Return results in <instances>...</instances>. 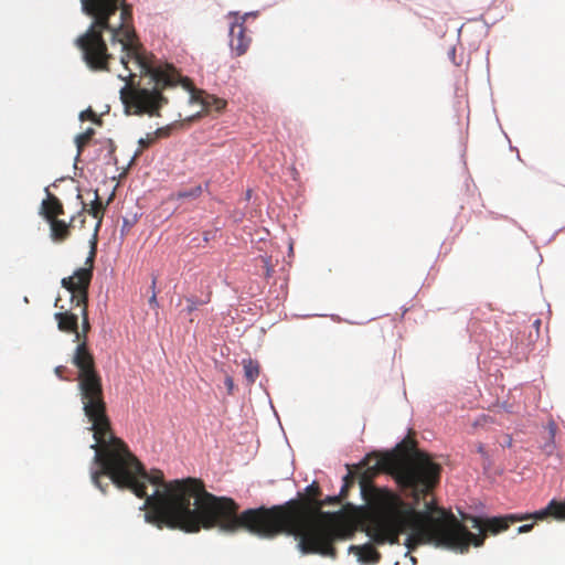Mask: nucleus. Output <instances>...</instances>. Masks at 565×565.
I'll return each instance as SVG.
<instances>
[{
  "label": "nucleus",
  "mask_w": 565,
  "mask_h": 565,
  "mask_svg": "<svg viewBox=\"0 0 565 565\" xmlns=\"http://www.w3.org/2000/svg\"><path fill=\"white\" fill-rule=\"evenodd\" d=\"M366 472L360 479L361 493L370 503L367 535L377 544H397L407 533L408 552L433 544L459 553L479 547L486 534H498L526 515L509 514L482 519L465 515L479 534L471 533L451 511L426 500L439 483L441 467L417 449L413 440H403L392 451L365 458Z\"/></svg>",
  "instance_id": "1"
},
{
  "label": "nucleus",
  "mask_w": 565,
  "mask_h": 565,
  "mask_svg": "<svg viewBox=\"0 0 565 565\" xmlns=\"http://www.w3.org/2000/svg\"><path fill=\"white\" fill-rule=\"evenodd\" d=\"M94 439L96 443L90 448L95 450L94 461L99 466V470L92 473L94 484L105 493L108 483L104 487L100 479L107 476L117 488L128 489L145 499L141 507L146 511L145 521L158 529L166 526L188 533L201 529L235 533L243 529L262 537L282 532V505L238 513L239 507L232 498L207 492L200 479L166 482L161 470L148 472L128 446L114 435L110 424L100 440Z\"/></svg>",
  "instance_id": "2"
},
{
  "label": "nucleus",
  "mask_w": 565,
  "mask_h": 565,
  "mask_svg": "<svg viewBox=\"0 0 565 565\" xmlns=\"http://www.w3.org/2000/svg\"><path fill=\"white\" fill-rule=\"evenodd\" d=\"M83 11L93 19L89 28L75 44L83 61L95 72L110 71L118 60L127 74H119L126 82L120 98L134 114L159 115L168 103L162 92L175 87L181 75L172 64L160 63L141 44L134 23L132 8L126 0H81Z\"/></svg>",
  "instance_id": "3"
},
{
  "label": "nucleus",
  "mask_w": 565,
  "mask_h": 565,
  "mask_svg": "<svg viewBox=\"0 0 565 565\" xmlns=\"http://www.w3.org/2000/svg\"><path fill=\"white\" fill-rule=\"evenodd\" d=\"M95 256L96 243H93L85 267L78 268L72 276L63 278L61 285L71 294L70 302L75 303L82 318L81 339L76 340L78 344L72 362L78 370L77 382L84 414L92 423L95 438L100 440L102 436L109 430V417L104 399L102 377L96 370L94 356L87 347V332L90 330L88 288L93 278Z\"/></svg>",
  "instance_id": "4"
},
{
  "label": "nucleus",
  "mask_w": 565,
  "mask_h": 565,
  "mask_svg": "<svg viewBox=\"0 0 565 565\" xmlns=\"http://www.w3.org/2000/svg\"><path fill=\"white\" fill-rule=\"evenodd\" d=\"M338 495L328 497L324 501L315 502L317 515H307L299 520L296 530L289 519L291 502H285V534L296 533L299 536V547L306 554H320L334 558L337 551L332 543L344 539V530L333 520V514L321 512L327 503H340Z\"/></svg>",
  "instance_id": "5"
},
{
  "label": "nucleus",
  "mask_w": 565,
  "mask_h": 565,
  "mask_svg": "<svg viewBox=\"0 0 565 565\" xmlns=\"http://www.w3.org/2000/svg\"><path fill=\"white\" fill-rule=\"evenodd\" d=\"M70 308H66L65 305L62 303V298L57 297L54 302V307L58 309L55 312L54 318L57 322V328L60 331L65 333H74L75 340L81 339V333L78 331V318L79 312H74L75 303H71Z\"/></svg>",
  "instance_id": "6"
},
{
  "label": "nucleus",
  "mask_w": 565,
  "mask_h": 565,
  "mask_svg": "<svg viewBox=\"0 0 565 565\" xmlns=\"http://www.w3.org/2000/svg\"><path fill=\"white\" fill-rule=\"evenodd\" d=\"M248 15L238 17L235 14V21L230 28V45L237 56L245 54L250 43V38L246 35L244 26V21Z\"/></svg>",
  "instance_id": "7"
},
{
  "label": "nucleus",
  "mask_w": 565,
  "mask_h": 565,
  "mask_svg": "<svg viewBox=\"0 0 565 565\" xmlns=\"http://www.w3.org/2000/svg\"><path fill=\"white\" fill-rule=\"evenodd\" d=\"M85 211L86 204L83 203L82 211L78 212L77 215L72 216L70 222L58 220V217L54 218L53 221H49L47 223L50 224L51 238L57 243L66 241L71 236V228L76 220H79L82 225L85 223Z\"/></svg>",
  "instance_id": "8"
},
{
  "label": "nucleus",
  "mask_w": 565,
  "mask_h": 565,
  "mask_svg": "<svg viewBox=\"0 0 565 565\" xmlns=\"http://www.w3.org/2000/svg\"><path fill=\"white\" fill-rule=\"evenodd\" d=\"M46 199L42 201L41 204V214L49 222L57 218L60 215L64 214V206L61 200L52 194L49 189H45Z\"/></svg>",
  "instance_id": "9"
},
{
  "label": "nucleus",
  "mask_w": 565,
  "mask_h": 565,
  "mask_svg": "<svg viewBox=\"0 0 565 565\" xmlns=\"http://www.w3.org/2000/svg\"><path fill=\"white\" fill-rule=\"evenodd\" d=\"M547 516H553L557 520H565V503L556 500L550 501L546 508L534 512L533 514H527V519L535 520H544Z\"/></svg>",
  "instance_id": "10"
},
{
  "label": "nucleus",
  "mask_w": 565,
  "mask_h": 565,
  "mask_svg": "<svg viewBox=\"0 0 565 565\" xmlns=\"http://www.w3.org/2000/svg\"><path fill=\"white\" fill-rule=\"evenodd\" d=\"M350 551L355 552L359 561L364 564H376L381 559V554L371 544L362 546H350Z\"/></svg>",
  "instance_id": "11"
},
{
  "label": "nucleus",
  "mask_w": 565,
  "mask_h": 565,
  "mask_svg": "<svg viewBox=\"0 0 565 565\" xmlns=\"http://www.w3.org/2000/svg\"><path fill=\"white\" fill-rule=\"evenodd\" d=\"M244 376L247 384H253L259 375V364L252 359L243 360Z\"/></svg>",
  "instance_id": "12"
},
{
  "label": "nucleus",
  "mask_w": 565,
  "mask_h": 565,
  "mask_svg": "<svg viewBox=\"0 0 565 565\" xmlns=\"http://www.w3.org/2000/svg\"><path fill=\"white\" fill-rule=\"evenodd\" d=\"M105 205L103 204L98 192L95 191V199L90 204V209L87 211L94 218L97 220L96 232L98 231L105 212Z\"/></svg>",
  "instance_id": "13"
},
{
  "label": "nucleus",
  "mask_w": 565,
  "mask_h": 565,
  "mask_svg": "<svg viewBox=\"0 0 565 565\" xmlns=\"http://www.w3.org/2000/svg\"><path fill=\"white\" fill-rule=\"evenodd\" d=\"M201 104L204 107L205 110H215L221 111L225 108L226 102L222 98H218L214 95H204L201 99Z\"/></svg>",
  "instance_id": "14"
},
{
  "label": "nucleus",
  "mask_w": 565,
  "mask_h": 565,
  "mask_svg": "<svg viewBox=\"0 0 565 565\" xmlns=\"http://www.w3.org/2000/svg\"><path fill=\"white\" fill-rule=\"evenodd\" d=\"M161 136H167V131L162 128L158 129L156 132L153 134H148L146 138H140L138 143H139V149L136 151L135 153V158L138 157L139 154H141V152L150 147L151 145H153L156 142V140L161 137Z\"/></svg>",
  "instance_id": "15"
},
{
  "label": "nucleus",
  "mask_w": 565,
  "mask_h": 565,
  "mask_svg": "<svg viewBox=\"0 0 565 565\" xmlns=\"http://www.w3.org/2000/svg\"><path fill=\"white\" fill-rule=\"evenodd\" d=\"M203 193L201 185H196L189 190L178 191L169 196V200L198 199Z\"/></svg>",
  "instance_id": "16"
},
{
  "label": "nucleus",
  "mask_w": 565,
  "mask_h": 565,
  "mask_svg": "<svg viewBox=\"0 0 565 565\" xmlns=\"http://www.w3.org/2000/svg\"><path fill=\"white\" fill-rule=\"evenodd\" d=\"M94 135H95V130L93 128H88L83 134H79L76 136L75 143L77 147L78 154L82 153L83 149L92 140Z\"/></svg>",
  "instance_id": "17"
},
{
  "label": "nucleus",
  "mask_w": 565,
  "mask_h": 565,
  "mask_svg": "<svg viewBox=\"0 0 565 565\" xmlns=\"http://www.w3.org/2000/svg\"><path fill=\"white\" fill-rule=\"evenodd\" d=\"M210 300H211V291L207 292L205 299H203V300H200L195 297H189V298H186V302H188L186 311L189 313H191L194 310H196L199 306L207 303V302H210Z\"/></svg>",
  "instance_id": "18"
},
{
  "label": "nucleus",
  "mask_w": 565,
  "mask_h": 565,
  "mask_svg": "<svg viewBox=\"0 0 565 565\" xmlns=\"http://www.w3.org/2000/svg\"><path fill=\"white\" fill-rule=\"evenodd\" d=\"M354 483V479L353 477L348 473L344 478H343V486L341 488V491H340V494L338 495L340 498V500L344 499L348 494V490L349 488Z\"/></svg>",
  "instance_id": "19"
},
{
  "label": "nucleus",
  "mask_w": 565,
  "mask_h": 565,
  "mask_svg": "<svg viewBox=\"0 0 565 565\" xmlns=\"http://www.w3.org/2000/svg\"><path fill=\"white\" fill-rule=\"evenodd\" d=\"M307 492H308V495L312 499H315L316 497H318L320 494L319 487L316 483L310 484L307 488Z\"/></svg>",
  "instance_id": "20"
},
{
  "label": "nucleus",
  "mask_w": 565,
  "mask_h": 565,
  "mask_svg": "<svg viewBox=\"0 0 565 565\" xmlns=\"http://www.w3.org/2000/svg\"><path fill=\"white\" fill-rule=\"evenodd\" d=\"M156 281H157V279H156V278H153V280H152V285H151V288L153 289V292H152V296H151V297H150V299H149V303H150V306H152V307H158L157 295H156V291H154Z\"/></svg>",
  "instance_id": "21"
},
{
  "label": "nucleus",
  "mask_w": 565,
  "mask_h": 565,
  "mask_svg": "<svg viewBox=\"0 0 565 565\" xmlns=\"http://www.w3.org/2000/svg\"><path fill=\"white\" fill-rule=\"evenodd\" d=\"M224 384L227 388V392L228 394H233V391H234V381H233V377L230 376V375H226L225 377V381H224Z\"/></svg>",
  "instance_id": "22"
},
{
  "label": "nucleus",
  "mask_w": 565,
  "mask_h": 565,
  "mask_svg": "<svg viewBox=\"0 0 565 565\" xmlns=\"http://www.w3.org/2000/svg\"><path fill=\"white\" fill-rule=\"evenodd\" d=\"M65 371H66L65 366L58 365V366L55 367L54 373L61 380H68L66 376H64V372Z\"/></svg>",
  "instance_id": "23"
},
{
  "label": "nucleus",
  "mask_w": 565,
  "mask_h": 565,
  "mask_svg": "<svg viewBox=\"0 0 565 565\" xmlns=\"http://www.w3.org/2000/svg\"><path fill=\"white\" fill-rule=\"evenodd\" d=\"M92 119V120H95L96 119V114L92 110V109H88L86 111H83L81 114V119L84 120V119Z\"/></svg>",
  "instance_id": "24"
},
{
  "label": "nucleus",
  "mask_w": 565,
  "mask_h": 565,
  "mask_svg": "<svg viewBox=\"0 0 565 565\" xmlns=\"http://www.w3.org/2000/svg\"><path fill=\"white\" fill-rule=\"evenodd\" d=\"M533 529V524H524L519 526L518 533H527Z\"/></svg>",
  "instance_id": "25"
},
{
  "label": "nucleus",
  "mask_w": 565,
  "mask_h": 565,
  "mask_svg": "<svg viewBox=\"0 0 565 565\" xmlns=\"http://www.w3.org/2000/svg\"><path fill=\"white\" fill-rule=\"evenodd\" d=\"M107 145H108V150H109V153L113 154L114 151H115V143L113 140H107Z\"/></svg>",
  "instance_id": "26"
},
{
  "label": "nucleus",
  "mask_w": 565,
  "mask_h": 565,
  "mask_svg": "<svg viewBox=\"0 0 565 565\" xmlns=\"http://www.w3.org/2000/svg\"><path fill=\"white\" fill-rule=\"evenodd\" d=\"M294 253V246L292 243L289 244V255H292Z\"/></svg>",
  "instance_id": "27"
},
{
  "label": "nucleus",
  "mask_w": 565,
  "mask_h": 565,
  "mask_svg": "<svg viewBox=\"0 0 565 565\" xmlns=\"http://www.w3.org/2000/svg\"><path fill=\"white\" fill-rule=\"evenodd\" d=\"M478 451H479L480 454H483V452H484V448H483V446H482V445H479V447H478Z\"/></svg>",
  "instance_id": "28"
}]
</instances>
